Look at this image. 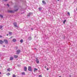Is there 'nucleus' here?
<instances>
[{
    "mask_svg": "<svg viewBox=\"0 0 77 77\" xmlns=\"http://www.w3.org/2000/svg\"><path fill=\"white\" fill-rule=\"evenodd\" d=\"M28 70L29 71H32V67L30 66H29L28 68Z\"/></svg>",
    "mask_w": 77,
    "mask_h": 77,
    "instance_id": "nucleus-1",
    "label": "nucleus"
},
{
    "mask_svg": "<svg viewBox=\"0 0 77 77\" xmlns=\"http://www.w3.org/2000/svg\"><path fill=\"white\" fill-rule=\"evenodd\" d=\"M20 51H21L20 50H17L16 51L17 54H20Z\"/></svg>",
    "mask_w": 77,
    "mask_h": 77,
    "instance_id": "nucleus-2",
    "label": "nucleus"
},
{
    "mask_svg": "<svg viewBox=\"0 0 77 77\" xmlns=\"http://www.w3.org/2000/svg\"><path fill=\"white\" fill-rule=\"evenodd\" d=\"M4 42H5V44H8V40H7L6 39H5L4 40Z\"/></svg>",
    "mask_w": 77,
    "mask_h": 77,
    "instance_id": "nucleus-3",
    "label": "nucleus"
},
{
    "mask_svg": "<svg viewBox=\"0 0 77 77\" xmlns=\"http://www.w3.org/2000/svg\"><path fill=\"white\" fill-rule=\"evenodd\" d=\"M14 26L15 27H18V26H17V23H15L14 24Z\"/></svg>",
    "mask_w": 77,
    "mask_h": 77,
    "instance_id": "nucleus-4",
    "label": "nucleus"
},
{
    "mask_svg": "<svg viewBox=\"0 0 77 77\" xmlns=\"http://www.w3.org/2000/svg\"><path fill=\"white\" fill-rule=\"evenodd\" d=\"M4 43V42L2 40H0V44H2Z\"/></svg>",
    "mask_w": 77,
    "mask_h": 77,
    "instance_id": "nucleus-5",
    "label": "nucleus"
},
{
    "mask_svg": "<svg viewBox=\"0 0 77 77\" xmlns=\"http://www.w3.org/2000/svg\"><path fill=\"white\" fill-rule=\"evenodd\" d=\"M8 12L9 13H14V11L12 10L8 11Z\"/></svg>",
    "mask_w": 77,
    "mask_h": 77,
    "instance_id": "nucleus-6",
    "label": "nucleus"
},
{
    "mask_svg": "<svg viewBox=\"0 0 77 77\" xmlns=\"http://www.w3.org/2000/svg\"><path fill=\"white\" fill-rule=\"evenodd\" d=\"M36 62L37 63H39V60L38 59H36Z\"/></svg>",
    "mask_w": 77,
    "mask_h": 77,
    "instance_id": "nucleus-7",
    "label": "nucleus"
},
{
    "mask_svg": "<svg viewBox=\"0 0 77 77\" xmlns=\"http://www.w3.org/2000/svg\"><path fill=\"white\" fill-rule=\"evenodd\" d=\"M13 42H16L17 41V39H16L15 38H14L13 39Z\"/></svg>",
    "mask_w": 77,
    "mask_h": 77,
    "instance_id": "nucleus-8",
    "label": "nucleus"
},
{
    "mask_svg": "<svg viewBox=\"0 0 77 77\" xmlns=\"http://www.w3.org/2000/svg\"><path fill=\"white\" fill-rule=\"evenodd\" d=\"M18 57V55H14V58H16V59Z\"/></svg>",
    "mask_w": 77,
    "mask_h": 77,
    "instance_id": "nucleus-9",
    "label": "nucleus"
},
{
    "mask_svg": "<svg viewBox=\"0 0 77 77\" xmlns=\"http://www.w3.org/2000/svg\"><path fill=\"white\" fill-rule=\"evenodd\" d=\"M22 75H26V74H25V72H23L21 73Z\"/></svg>",
    "mask_w": 77,
    "mask_h": 77,
    "instance_id": "nucleus-10",
    "label": "nucleus"
},
{
    "mask_svg": "<svg viewBox=\"0 0 77 77\" xmlns=\"http://www.w3.org/2000/svg\"><path fill=\"white\" fill-rule=\"evenodd\" d=\"M27 67H24V70L25 71H27Z\"/></svg>",
    "mask_w": 77,
    "mask_h": 77,
    "instance_id": "nucleus-11",
    "label": "nucleus"
},
{
    "mask_svg": "<svg viewBox=\"0 0 77 77\" xmlns=\"http://www.w3.org/2000/svg\"><path fill=\"white\" fill-rule=\"evenodd\" d=\"M42 2L43 4H44L45 5H46V2H45V1H42Z\"/></svg>",
    "mask_w": 77,
    "mask_h": 77,
    "instance_id": "nucleus-12",
    "label": "nucleus"
},
{
    "mask_svg": "<svg viewBox=\"0 0 77 77\" xmlns=\"http://www.w3.org/2000/svg\"><path fill=\"white\" fill-rule=\"evenodd\" d=\"M31 14H32V13H29L27 15V16H28V17H30Z\"/></svg>",
    "mask_w": 77,
    "mask_h": 77,
    "instance_id": "nucleus-13",
    "label": "nucleus"
},
{
    "mask_svg": "<svg viewBox=\"0 0 77 77\" xmlns=\"http://www.w3.org/2000/svg\"><path fill=\"white\" fill-rule=\"evenodd\" d=\"M14 59V58L13 57H11L10 58V60H12Z\"/></svg>",
    "mask_w": 77,
    "mask_h": 77,
    "instance_id": "nucleus-14",
    "label": "nucleus"
},
{
    "mask_svg": "<svg viewBox=\"0 0 77 77\" xmlns=\"http://www.w3.org/2000/svg\"><path fill=\"white\" fill-rule=\"evenodd\" d=\"M37 70H38V69L34 68V72H35V71H37Z\"/></svg>",
    "mask_w": 77,
    "mask_h": 77,
    "instance_id": "nucleus-15",
    "label": "nucleus"
},
{
    "mask_svg": "<svg viewBox=\"0 0 77 77\" xmlns=\"http://www.w3.org/2000/svg\"><path fill=\"white\" fill-rule=\"evenodd\" d=\"M20 42L21 43H23V39H21L20 40Z\"/></svg>",
    "mask_w": 77,
    "mask_h": 77,
    "instance_id": "nucleus-16",
    "label": "nucleus"
},
{
    "mask_svg": "<svg viewBox=\"0 0 77 77\" xmlns=\"http://www.w3.org/2000/svg\"><path fill=\"white\" fill-rule=\"evenodd\" d=\"M66 21V20H64V21H63V24H65V22Z\"/></svg>",
    "mask_w": 77,
    "mask_h": 77,
    "instance_id": "nucleus-17",
    "label": "nucleus"
},
{
    "mask_svg": "<svg viewBox=\"0 0 77 77\" xmlns=\"http://www.w3.org/2000/svg\"><path fill=\"white\" fill-rule=\"evenodd\" d=\"M6 75H7L9 76V75H11V74L9 73H8L6 74Z\"/></svg>",
    "mask_w": 77,
    "mask_h": 77,
    "instance_id": "nucleus-18",
    "label": "nucleus"
},
{
    "mask_svg": "<svg viewBox=\"0 0 77 77\" xmlns=\"http://www.w3.org/2000/svg\"><path fill=\"white\" fill-rule=\"evenodd\" d=\"M0 17H1V18H3V15L2 14H0Z\"/></svg>",
    "mask_w": 77,
    "mask_h": 77,
    "instance_id": "nucleus-19",
    "label": "nucleus"
},
{
    "mask_svg": "<svg viewBox=\"0 0 77 77\" xmlns=\"http://www.w3.org/2000/svg\"><path fill=\"white\" fill-rule=\"evenodd\" d=\"M10 69V68H9L8 69H7V71H11Z\"/></svg>",
    "mask_w": 77,
    "mask_h": 77,
    "instance_id": "nucleus-20",
    "label": "nucleus"
},
{
    "mask_svg": "<svg viewBox=\"0 0 77 77\" xmlns=\"http://www.w3.org/2000/svg\"><path fill=\"white\" fill-rule=\"evenodd\" d=\"M32 38V37L30 36V37H28V39H31Z\"/></svg>",
    "mask_w": 77,
    "mask_h": 77,
    "instance_id": "nucleus-21",
    "label": "nucleus"
},
{
    "mask_svg": "<svg viewBox=\"0 0 77 77\" xmlns=\"http://www.w3.org/2000/svg\"><path fill=\"white\" fill-rule=\"evenodd\" d=\"M38 9L39 10L41 11L42 9V8H39Z\"/></svg>",
    "mask_w": 77,
    "mask_h": 77,
    "instance_id": "nucleus-22",
    "label": "nucleus"
},
{
    "mask_svg": "<svg viewBox=\"0 0 77 77\" xmlns=\"http://www.w3.org/2000/svg\"><path fill=\"white\" fill-rule=\"evenodd\" d=\"M2 27H3V26H0V29H2Z\"/></svg>",
    "mask_w": 77,
    "mask_h": 77,
    "instance_id": "nucleus-23",
    "label": "nucleus"
},
{
    "mask_svg": "<svg viewBox=\"0 0 77 77\" xmlns=\"http://www.w3.org/2000/svg\"><path fill=\"white\" fill-rule=\"evenodd\" d=\"M9 34H10V35H12V33L11 32H9Z\"/></svg>",
    "mask_w": 77,
    "mask_h": 77,
    "instance_id": "nucleus-24",
    "label": "nucleus"
},
{
    "mask_svg": "<svg viewBox=\"0 0 77 77\" xmlns=\"http://www.w3.org/2000/svg\"><path fill=\"white\" fill-rule=\"evenodd\" d=\"M67 14H68V15H69V16H70V14L69 13V12H68Z\"/></svg>",
    "mask_w": 77,
    "mask_h": 77,
    "instance_id": "nucleus-25",
    "label": "nucleus"
},
{
    "mask_svg": "<svg viewBox=\"0 0 77 77\" xmlns=\"http://www.w3.org/2000/svg\"><path fill=\"white\" fill-rule=\"evenodd\" d=\"M13 77H16V76L15 75H13Z\"/></svg>",
    "mask_w": 77,
    "mask_h": 77,
    "instance_id": "nucleus-26",
    "label": "nucleus"
},
{
    "mask_svg": "<svg viewBox=\"0 0 77 77\" xmlns=\"http://www.w3.org/2000/svg\"><path fill=\"white\" fill-rule=\"evenodd\" d=\"M39 77H42V75H39Z\"/></svg>",
    "mask_w": 77,
    "mask_h": 77,
    "instance_id": "nucleus-27",
    "label": "nucleus"
},
{
    "mask_svg": "<svg viewBox=\"0 0 77 77\" xmlns=\"http://www.w3.org/2000/svg\"><path fill=\"white\" fill-rule=\"evenodd\" d=\"M18 9H17V10H15V11H18Z\"/></svg>",
    "mask_w": 77,
    "mask_h": 77,
    "instance_id": "nucleus-28",
    "label": "nucleus"
},
{
    "mask_svg": "<svg viewBox=\"0 0 77 77\" xmlns=\"http://www.w3.org/2000/svg\"><path fill=\"white\" fill-rule=\"evenodd\" d=\"M0 38H2V36L1 35H0Z\"/></svg>",
    "mask_w": 77,
    "mask_h": 77,
    "instance_id": "nucleus-29",
    "label": "nucleus"
},
{
    "mask_svg": "<svg viewBox=\"0 0 77 77\" xmlns=\"http://www.w3.org/2000/svg\"><path fill=\"white\" fill-rule=\"evenodd\" d=\"M5 2H6V1H8V0H4Z\"/></svg>",
    "mask_w": 77,
    "mask_h": 77,
    "instance_id": "nucleus-30",
    "label": "nucleus"
},
{
    "mask_svg": "<svg viewBox=\"0 0 77 77\" xmlns=\"http://www.w3.org/2000/svg\"><path fill=\"white\" fill-rule=\"evenodd\" d=\"M7 6H8V7H9V4H7Z\"/></svg>",
    "mask_w": 77,
    "mask_h": 77,
    "instance_id": "nucleus-31",
    "label": "nucleus"
},
{
    "mask_svg": "<svg viewBox=\"0 0 77 77\" xmlns=\"http://www.w3.org/2000/svg\"><path fill=\"white\" fill-rule=\"evenodd\" d=\"M31 29L32 30H33V28H31Z\"/></svg>",
    "mask_w": 77,
    "mask_h": 77,
    "instance_id": "nucleus-32",
    "label": "nucleus"
},
{
    "mask_svg": "<svg viewBox=\"0 0 77 77\" xmlns=\"http://www.w3.org/2000/svg\"><path fill=\"white\" fill-rule=\"evenodd\" d=\"M47 70H48V69H48V68H47Z\"/></svg>",
    "mask_w": 77,
    "mask_h": 77,
    "instance_id": "nucleus-33",
    "label": "nucleus"
},
{
    "mask_svg": "<svg viewBox=\"0 0 77 77\" xmlns=\"http://www.w3.org/2000/svg\"><path fill=\"white\" fill-rule=\"evenodd\" d=\"M2 74V72H0V74Z\"/></svg>",
    "mask_w": 77,
    "mask_h": 77,
    "instance_id": "nucleus-34",
    "label": "nucleus"
},
{
    "mask_svg": "<svg viewBox=\"0 0 77 77\" xmlns=\"http://www.w3.org/2000/svg\"><path fill=\"white\" fill-rule=\"evenodd\" d=\"M12 38V37H11L10 38Z\"/></svg>",
    "mask_w": 77,
    "mask_h": 77,
    "instance_id": "nucleus-35",
    "label": "nucleus"
},
{
    "mask_svg": "<svg viewBox=\"0 0 77 77\" xmlns=\"http://www.w3.org/2000/svg\"><path fill=\"white\" fill-rule=\"evenodd\" d=\"M3 47H5V46L4 45V46H3Z\"/></svg>",
    "mask_w": 77,
    "mask_h": 77,
    "instance_id": "nucleus-36",
    "label": "nucleus"
},
{
    "mask_svg": "<svg viewBox=\"0 0 77 77\" xmlns=\"http://www.w3.org/2000/svg\"><path fill=\"white\" fill-rule=\"evenodd\" d=\"M57 1H59V0H57Z\"/></svg>",
    "mask_w": 77,
    "mask_h": 77,
    "instance_id": "nucleus-37",
    "label": "nucleus"
},
{
    "mask_svg": "<svg viewBox=\"0 0 77 77\" xmlns=\"http://www.w3.org/2000/svg\"><path fill=\"white\" fill-rule=\"evenodd\" d=\"M45 68H46V66H45Z\"/></svg>",
    "mask_w": 77,
    "mask_h": 77,
    "instance_id": "nucleus-38",
    "label": "nucleus"
},
{
    "mask_svg": "<svg viewBox=\"0 0 77 77\" xmlns=\"http://www.w3.org/2000/svg\"><path fill=\"white\" fill-rule=\"evenodd\" d=\"M7 36H8V34H7Z\"/></svg>",
    "mask_w": 77,
    "mask_h": 77,
    "instance_id": "nucleus-39",
    "label": "nucleus"
},
{
    "mask_svg": "<svg viewBox=\"0 0 77 77\" xmlns=\"http://www.w3.org/2000/svg\"><path fill=\"white\" fill-rule=\"evenodd\" d=\"M61 76H59V77H61Z\"/></svg>",
    "mask_w": 77,
    "mask_h": 77,
    "instance_id": "nucleus-40",
    "label": "nucleus"
}]
</instances>
